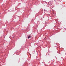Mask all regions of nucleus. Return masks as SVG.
Returning <instances> with one entry per match:
<instances>
[{"instance_id":"obj_1","label":"nucleus","mask_w":66,"mask_h":66,"mask_svg":"<svg viewBox=\"0 0 66 66\" xmlns=\"http://www.w3.org/2000/svg\"><path fill=\"white\" fill-rule=\"evenodd\" d=\"M31 36H29L28 37V38H31Z\"/></svg>"}]
</instances>
